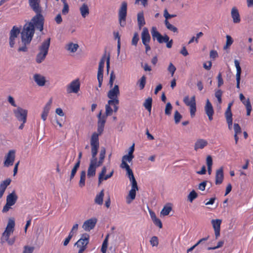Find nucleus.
<instances>
[{
  "label": "nucleus",
  "instance_id": "nucleus-1",
  "mask_svg": "<svg viewBox=\"0 0 253 253\" xmlns=\"http://www.w3.org/2000/svg\"><path fill=\"white\" fill-rule=\"evenodd\" d=\"M42 10L40 12H35L36 15L32 18L31 21L26 23L23 28V37L25 40L33 39L35 34V29L40 32L43 31L44 18L42 14Z\"/></svg>",
  "mask_w": 253,
  "mask_h": 253
},
{
  "label": "nucleus",
  "instance_id": "nucleus-2",
  "mask_svg": "<svg viewBox=\"0 0 253 253\" xmlns=\"http://www.w3.org/2000/svg\"><path fill=\"white\" fill-rule=\"evenodd\" d=\"M50 39L48 38L42 42L41 45L39 46L40 52L37 55L36 58V62L38 63H42L45 58L48 51L50 46Z\"/></svg>",
  "mask_w": 253,
  "mask_h": 253
},
{
  "label": "nucleus",
  "instance_id": "nucleus-3",
  "mask_svg": "<svg viewBox=\"0 0 253 253\" xmlns=\"http://www.w3.org/2000/svg\"><path fill=\"white\" fill-rule=\"evenodd\" d=\"M98 151H97L95 148L91 149V158L90 164L87 171V176L88 177H91L95 176L96 173V169L100 166L97 164L96 155Z\"/></svg>",
  "mask_w": 253,
  "mask_h": 253
},
{
  "label": "nucleus",
  "instance_id": "nucleus-4",
  "mask_svg": "<svg viewBox=\"0 0 253 253\" xmlns=\"http://www.w3.org/2000/svg\"><path fill=\"white\" fill-rule=\"evenodd\" d=\"M105 125L97 124V132H94L92 134L90 138V144L91 149L95 148L98 151L99 148V136L100 135L104 130Z\"/></svg>",
  "mask_w": 253,
  "mask_h": 253
},
{
  "label": "nucleus",
  "instance_id": "nucleus-5",
  "mask_svg": "<svg viewBox=\"0 0 253 253\" xmlns=\"http://www.w3.org/2000/svg\"><path fill=\"white\" fill-rule=\"evenodd\" d=\"M105 125L97 124V132H94L92 134L90 138V144L91 149L95 148L98 151L99 148V136L100 135L104 130Z\"/></svg>",
  "mask_w": 253,
  "mask_h": 253
},
{
  "label": "nucleus",
  "instance_id": "nucleus-6",
  "mask_svg": "<svg viewBox=\"0 0 253 253\" xmlns=\"http://www.w3.org/2000/svg\"><path fill=\"white\" fill-rule=\"evenodd\" d=\"M89 241V235L87 233L82 235L81 238L75 243V245L79 248L78 253H83L86 249Z\"/></svg>",
  "mask_w": 253,
  "mask_h": 253
},
{
  "label": "nucleus",
  "instance_id": "nucleus-7",
  "mask_svg": "<svg viewBox=\"0 0 253 253\" xmlns=\"http://www.w3.org/2000/svg\"><path fill=\"white\" fill-rule=\"evenodd\" d=\"M127 15V3L123 1L119 10V21L121 27H124L126 24Z\"/></svg>",
  "mask_w": 253,
  "mask_h": 253
},
{
  "label": "nucleus",
  "instance_id": "nucleus-8",
  "mask_svg": "<svg viewBox=\"0 0 253 253\" xmlns=\"http://www.w3.org/2000/svg\"><path fill=\"white\" fill-rule=\"evenodd\" d=\"M183 102L186 106L190 107V116L193 118L195 116L196 112L195 96H193L190 99L188 96H186L183 99Z\"/></svg>",
  "mask_w": 253,
  "mask_h": 253
},
{
  "label": "nucleus",
  "instance_id": "nucleus-9",
  "mask_svg": "<svg viewBox=\"0 0 253 253\" xmlns=\"http://www.w3.org/2000/svg\"><path fill=\"white\" fill-rule=\"evenodd\" d=\"M17 199L18 197L14 191L8 195L6 197V203L3 207L2 211L3 212L8 211L10 209L11 206H13L16 203Z\"/></svg>",
  "mask_w": 253,
  "mask_h": 253
},
{
  "label": "nucleus",
  "instance_id": "nucleus-10",
  "mask_svg": "<svg viewBox=\"0 0 253 253\" xmlns=\"http://www.w3.org/2000/svg\"><path fill=\"white\" fill-rule=\"evenodd\" d=\"M118 102L117 100H108V103L105 105V116H111L113 111L117 112L119 109Z\"/></svg>",
  "mask_w": 253,
  "mask_h": 253
},
{
  "label": "nucleus",
  "instance_id": "nucleus-11",
  "mask_svg": "<svg viewBox=\"0 0 253 253\" xmlns=\"http://www.w3.org/2000/svg\"><path fill=\"white\" fill-rule=\"evenodd\" d=\"M13 111L15 117L18 121L26 123L28 114V111L27 110L18 107L16 109H14Z\"/></svg>",
  "mask_w": 253,
  "mask_h": 253
},
{
  "label": "nucleus",
  "instance_id": "nucleus-12",
  "mask_svg": "<svg viewBox=\"0 0 253 253\" xmlns=\"http://www.w3.org/2000/svg\"><path fill=\"white\" fill-rule=\"evenodd\" d=\"M151 34L154 40L157 39L158 42L160 43L168 42L169 41V37L167 35L163 36L157 30L155 27H153L151 30Z\"/></svg>",
  "mask_w": 253,
  "mask_h": 253
},
{
  "label": "nucleus",
  "instance_id": "nucleus-13",
  "mask_svg": "<svg viewBox=\"0 0 253 253\" xmlns=\"http://www.w3.org/2000/svg\"><path fill=\"white\" fill-rule=\"evenodd\" d=\"M134 158L133 153L128 152V154L125 155L122 157V163L120 167L123 169H125L126 171L132 170L129 165L127 164L126 162L130 163Z\"/></svg>",
  "mask_w": 253,
  "mask_h": 253
},
{
  "label": "nucleus",
  "instance_id": "nucleus-14",
  "mask_svg": "<svg viewBox=\"0 0 253 253\" xmlns=\"http://www.w3.org/2000/svg\"><path fill=\"white\" fill-rule=\"evenodd\" d=\"M16 151L15 150H10L5 156L4 165L6 167L13 165L15 158Z\"/></svg>",
  "mask_w": 253,
  "mask_h": 253
},
{
  "label": "nucleus",
  "instance_id": "nucleus-15",
  "mask_svg": "<svg viewBox=\"0 0 253 253\" xmlns=\"http://www.w3.org/2000/svg\"><path fill=\"white\" fill-rule=\"evenodd\" d=\"M120 95V90L118 85L115 84L113 88L110 89L107 94L109 100H117L119 104V96Z\"/></svg>",
  "mask_w": 253,
  "mask_h": 253
},
{
  "label": "nucleus",
  "instance_id": "nucleus-16",
  "mask_svg": "<svg viewBox=\"0 0 253 253\" xmlns=\"http://www.w3.org/2000/svg\"><path fill=\"white\" fill-rule=\"evenodd\" d=\"M80 83L79 79L73 81L67 86V91L68 93H77L80 90Z\"/></svg>",
  "mask_w": 253,
  "mask_h": 253
},
{
  "label": "nucleus",
  "instance_id": "nucleus-17",
  "mask_svg": "<svg viewBox=\"0 0 253 253\" xmlns=\"http://www.w3.org/2000/svg\"><path fill=\"white\" fill-rule=\"evenodd\" d=\"M15 226V221L13 219L8 220L7 226L2 235L5 238H9L11 233H13Z\"/></svg>",
  "mask_w": 253,
  "mask_h": 253
},
{
  "label": "nucleus",
  "instance_id": "nucleus-18",
  "mask_svg": "<svg viewBox=\"0 0 253 253\" xmlns=\"http://www.w3.org/2000/svg\"><path fill=\"white\" fill-rule=\"evenodd\" d=\"M97 222V219L95 218H92L86 220L83 224V228L86 231H90L93 229Z\"/></svg>",
  "mask_w": 253,
  "mask_h": 253
},
{
  "label": "nucleus",
  "instance_id": "nucleus-19",
  "mask_svg": "<svg viewBox=\"0 0 253 253\" xmlns=\"http://www.w3.org/2000/svg\"><path fill=\"white\" fill-rule=\"evenodd\" d=\"M211 222L214 230L215 239H217L220 235V225L222 220L218 219H212Z\"/></svg>",
  "mask_w": 253,
  "mask_h": 253
},
{
  "label": "nucleus",
  "instance_id": "nucleus-20",
  "mask_svg": "<svg viewBox=\"0 0 253 253\" xmlns=\"http://www.w3.org/2000/svg\"><path fill=\"white\" fill-rule=\"evenodd\" d=\"M205 111L206 114L208 117L209 120L210 121H212L213 120L214 110L211 103L210 102L209 99H207L206 100V104L205 106Z\"/></svg>",
  "mask_w": 253,
  "mask_h": 253
},
{
  "label": "nucleus",
  "instance_id": "nucleus-21",
  "mask_svg": "<svg viewBox=\"0 0 253 253\" xmlns=\"http://www.w3.org/2000/svg\"><path fill=\"white\" fill-rule=\"evenodd\" d=\"M29 6L34 12H40L42 10L41 0H28Z\"/></svg>",
  "mask_w": 253,
  "mask_h": 253
},
{
  "label": "nucleus",
  "instance_id": "nucleus-22",
  "mask_svg": "<svg viewBox=\"0 0 253 253\" xmlns=\"http://www.w3.org/2000/svg\"><path fill=\"white\" fill-rule=\"evenodd\" d=\"M235 66L236 68V87L238 89L240 88V80H241V74L242 72L241 68L240 65V63L237 60H235L234 61Z\"/></svg>",
  "mask_w": 253,
  "mask_h": 253
},
{
  "label": "nucleus",
  "instance_id": "nucleus-23",
  "mask_svg": "<svg viewBox=\"0 0 253 253\" xmlns=\"http://www.w3.org/2000/svg\"><path fill=\"white\" fill-rule=\"evenodd\" d=\"M106 168L105 167H103L98 177V181L99 183H101L102 181L106 180L113 176L114 173V170H112V171L108 174L105 175L106 172Z\"/></svg>",
  "mask_w": 253,
  "mask_h": 253
},
{
  "label": "nucleus",
  "instance_id": "nucleus-24",
  "mask_svg": "<svg viewBox=\"0 0 253 253\" xmlns=\"http://www.w3.org/2000/svg\"><path fill=\"white\" fill-rule=\"evenodd\" d=\"M106 58V68H107V71L108 72L109 70V68H110V56L109 54L108 55L107 57H106V54H105L103 56V57H102V58L101 59V60H100V61L99 62V66H98V69L99 70L100 69V70H103Z\"/></svg>",
  "mask_w": 253,
  "mask_h": 253
},
{
  "label": "nucleus",
  "instance_id": "nucleus-25",
  "mask_svg": "<svg viewBox=\"0 0 253 253\" xmlns=\"http://www.w3.org/2000/svg\"><path fill=\"white\" fill-rule=\"evenodd\" d=\"M224 179L223 168L221 167L216 170L215 173V181L216 185L221 184Z\"/></svg>",
  "mask_w": 253,
  "mask_h": 253
},
{
  "label": "nucleus",
  "instance_id": "nucleus-26",
  "mask_svg": "<svg viewBox=\"0 0 253 253\" xmlns=\"http://www.w3.org/2000/svg\"><path fill=\"white\" fill-rule=\"evenodd\" d=\"M33 79L37 85L40 86H43L45 84V78L40 74H34L33 76Z\"/></svg>",
  "mask_w": 253,
  "mask_h": 253
},
{
  "label": "nucleus",
  "instance_id": "nucleus-27",
  "mask_svg": "<svg viewBox=\"0 0 253 253\" xmlns=\"http://www.w3.org/2000/svg\"><path fill=\"white\" fill-rule=\"evenodd\" d=\"M126 174L131 183V189L135 190V191L138 190V186L137 182L135 179L133 175V173L132 170L126 171Z\"/></svg>",
  "mask_w": 253,
  "mask_h": 253
},
{
  "label": "nucleus",
  "instance_id": "nucleus-28",
  "mask_svg": "<svg viewBox=\"0 0 253 253\" xmlns=\"http://www.w3.org/2000/svg\"><path fill=\"white\" fill-rule=\"evenodd\" d=\"M208 144V141L204 139H198L194 144V150L198 151L199 149H203Z\"/></svg>",
  "mask_w": 253,
  "mask_h": 253
},
{
  "label": "nucleus",
  "instance_id": "nucleus-29",
  "mask_svg": "<svg viewBox=\"0 0 253 253\" xmlns=\"http://www.w3.org/2000/svg\"><path fill=\"white\" fill-rule=\"evenodd\" d=\"M23 31H22L21 33V41L23 43V45L21 47H19L18 49V51L19 52H27L28 51V48L27 47V45H28L30 43L32 39L29 40V39H27L26 38L25 40L23 37Z\"/></svg>",
  "mask_w": 253,
  "mask_h": 253
},
{
  "label": "nucleus",
  "instance_id": "nucleus-30",
  "mask_svg": "<svg viewBox=\"0 0 253 253\" xmlns=\"http://www.w3.org/2000/svg\"><path fill=\"white\" fill-rule=\"evenodd\" d=\"M141 40L143 44H145L146 43H149L151 40V37L149 33V31L148 29L146 27H144L143 29L142 33H141Z\"/></svg>",
  "mask_w": 253,
  "mask_h": 253
},
{
  "label": "nucleus",
  "instance_id": "nucleus-31",
  "mask_svg": "<svg viewBox=\"0 0 253 253\" xmlns=\"http://www.w3.org/2000/svg\"><path fill=\"white\" fill-rule=\"evenodd\" d=\"M231 17L234 23H239L241 21V18L238 9L233 7L231 9Z\"/></svg>",
  "mask_w": 253,
  "mask_h": 253
},
{
  "label": "nucleus",
  "instance_id": "nucleus-32",
  "mask_svg": "<svg viewBox=\"0 0 253 253\" xmlns=\"http://www.w3.org/2000/svg\"><path fill=\"white\" fill-rule=\"evenodd\" d=\"M11 179L7 178L2 181L0 184V199L2 198L7 187L10 184Z\"/></svg>",
  "mask_w": 253,
  "mask_h": 253
},
{
  "label": "nucleus",
  "instance_id": "nucleus-33",
  "mask_svg": "<svg viewBox=\"0 0 253 253\" xmlns=\"http://www.w3.org/2000/svg\"><path fill=\"white\" fill-rule=\"evenodd\" d=\"M137 22L139 29H141L145 24V21L143 11H141L138 13Z\"/></svg>",
  "mask_w": 253,
  "mask_h": 253
},
{
  "label": "nucleus",
  "instance_id": "nucleus-34",
  "mask_svg": "<svg viewBox=\"0 0 253 253\" xmlns=\"http://www.w3.org/2000/svg\"><path fill=\"white\" fill-rule=\"evenodd\" d=\"M104 196V190H102L100 192L97 194L95 199L94 202L98 205H102L103 202V197Z\"/></svg>",
  "mask_w": 253,
  "mask_h": 253
},
{
  "label": "nucleus",
  "instance_id": "nucleus-35",
  "mask_svg": "<svg viewBox=\"0 0 253 253\" xmlns=\"http://www.w3.org/2000/svg\"><path fill=\"white\" fill-rule=\"evenodd\" d=\"M80 11L82 17L84 18H85L89 13V8L85 3H84L80 8Z\"/></svg>",
  "mask_w": 253,
  "mask_h": 253
},
{
  "label": "nucleus",
  "instance_id": "nucleus-36",
  "mask_svg": "<svg viewBox=\"0 0 253 253\" xmlns=\"http://www.w3.org/2000/svg\"><path fill=\"white\" fill-rule=\"evenodd\" d=\"M20 33V29L14 26L10 31L9 38L16 39Z\"/></svg>",
  "mask_w": 253,
  "mask_h": 253
},
{
  "label": "nucleus",
  "instance_id": "nucleus-37",
  "mask_svg": "<svg viewBox=\"0 0 253 253\" xmlns=\"http://www.w3.org/2000/svg\"><path fill=\"white\" fill-rule=\"evenodd\" d=\"M78 48V44L73 42H70L66 46V49L71 52H75Z\"/></svg>",
  "mask_w": 253,
  "mask_h": 253
},
{
  "label": "nucleus",
  "instance_id": "nucleus-38",
  "mask_svg": "<svg viewBox=\"0 0 253 253\" xmlns=\"http://www.w3.org/2000/svg\"><path fill=\"white\" fill-rule=\"evenodd\" d=\"M106 154V150L105 148H102L99 153V161H97V164L98 166H101L104 162Z\"/></svg>",
  "mask_w": 253,
  "mask_h": 253
},
{
  "label": "nucleus",
  "instance_id": "nucleus-39",
  "mask_svg": "<svg viewBox=\"0 0 253 253\" xmlns=\"http://www.w3.org/2000/svg\"><path fill=\"white\" fill-rule=\"evenodd\" d=\"M152 99L151 97L147 98L144 102L143 106L145 109L150 113L152 109Z\"/></svg>",
  "mask_w": 253,
  "mask_h": 253
},
{
  "label": "nucleus",
  "instance_id": "nucleus-40",
  "mask_svg": "<svg viewBox=\"0 0 253 253\" xmlns=\"http://www.w3.org/2000/svg\"><path fill=\"white\" fill-rule=\"evenodd\" d=\"M136 191L135 190L130 189L126 197V202L127 204H130L135 198Z\"/></svg>",
  "mask_w": 253,
  "mask_h": 253
},
{
  "label": "nucleus",
  "instance_id": "nucleus-41",
  "mask_svg": "<svg viewBox=\"0 0 253 253\" xmlns=\"http://www.w3.org/2000/svg\"><path fill=\"white\" fill-rule=\"evenodd\" d=\"M86 172L84 170H83L81 172L80 180L79 183L80 187H83L85 185Z\"/></svg>",
  "mask_w": 253,
  "mask_h": 253
},
{
  "label": "nucleus",
  "instance_id": "nucleus-42",
  "mask_svg": "<svg viewBox=\"0 0 253 253\" xmlns=\"http://www.w3.org/2000/svg\"><path fill=\"white\" fill-rule=\"evenodd\" d=\"M106 116L105 115H102V110H101L97 115L98 117V122L97 124H102V125H105L106 121Z\"/></svg>",
  "mask_w": 253,
  "mask_h": 253
},
{
  "label": "nucleus",
  "instance_id": "nucleus-43",
  "mask_svg": "<svg viewBox=\"0 0 253 253\" xmlns=\"http://www.w3.org/2000/svg\"><path fill=\"white\" fill-rule=\"evenodd\" d=\"M172 210V208L170 205H167L164 206L163 209H162L161 213L163 215H167L169 214V212Z\"/></svg>",
  "mask_w": 253,
  "mask_h": 253
},
{
  "label": "nucleus",
  "instance_id": "nucleus-44",
  "mask_svg": "<svg viewBox=\"0 0 253 253\" xmlns=\"http://www.w3.org/2000/svg\"><path fill=\"white\" fill-rule=\"evenodd\" d=\"M80 165V161L77 162L75 164L74 167H73V168L71 170V175H70V180H71L74 177V176L77 171V170L79 168Z\"/></svg>",
  "mask_w": 253,
  "mask_h": 253
},
{
  "label": "nucleus",
  "instance_id": "nucleus-45",
  "mask_svg": "<svg viewBox=\"0 0 253 253\" xmlns=\"http://www.w3.org/2000/svg\"><path fill=\"white\" fill-rule=\"evenodd\" d=\"M165 24L168 29L174 33H177V28L172 24H170L168 20H165Z\"/></svg>",
  "mask_w": 253,
  "mask_h": 253
},
{
  "label": "nucleus",
  "instance_id": "nucleus-46",
  "mask_svg": "<svg viewBox=\"0 0 253 253\" xmlns=\"http://www.w3.org/2000/svg\"><path fill=\"white\" fill-rule=\"evenodd\" d=\"M103 78V70L98 69L97 80L98 81V86L100 87L102 85Z\"/></svg>",
  "mask_w": 253,
  "mask_h": 253
},
{
  "label": "nucleus",
  "instance_id": "nucleus-47",
  "mask_svg": "<svg viewBox=\"0 0 253 253\" xmlns=\"http://www.w3.org/2000/svg\"><path fill=\"white\" fill-rule=\"evenodd\" d=\"M151 217L155 225L157 226L160 228H162V223L160 219L157 218L156 215H154V217H153V214H151Z\"/></svg>",
  "mask_w": 253,
  "mask_h": 253
},
{
  "label": "nucleus",
  "instance_id": "nucleus-48",
  "mask_svg": "<svg viewBox=\"0 0 253 253\" xmlns=\"http://www.w3.org/2000/svg\"><path fill=\"white\" fill-rule=\"evenodd\" d=\"M146 78L145 76H143L138 82L139 87L140 90L143 89L146 84Z\"/></svg>",
  "mask_w": 253,
  "mask_h": 253
},
{
  "label": "nucleus",
  "instance_id": "nucleus-49",
  "mask_svg": "<svg viewBox=\"0 0 253 253\" xmlns=\"http://www.w3.org/2000/svg\"><path fill=\"white\" fill-rule=\"evenodd\" d=\"M52 103V98H50L48 101L47 102L45 106L44 107L43 109L42 112L46 113L48 114L49 112V110L51 108V106Z\"/></svg>",
  "mask_w": 253,
  "mask_h": 253
},
{
  "label": "nucleus",
  "instance_id": "nucleus-50",
  "mask_svg": "<svg viewBox=\"0 0 253 253\" xmlns=\"http://www.w3.org/2000/svg\"><path fill=\"white\" fill-rule=\"evenodd\" d=\"M198 197L197 193L195 190H192L188 196V200L190 202H192L193 201L197 198Z\"/></svg>",
  "mask_w": 253,
  "mask_h": 253
},
{
  "label": "nucleus",
  "instance_id": "nucleus-51",
  "mask_svg": "<svg viewBox=\"0 0 253 253\" xmlns=\"http://www.w3.org/2000/svg\"><path fill=\"white\" fill-rule=\"evenodd\" d=\"M108 246V236H107L104 239L101 247V252L102 253H106Z\"/></svg>",
  "mask_w": 253,
  "mask_h": 253
},
{
  "label": "nucleus",
  "instance_id": "nucleus-52",
  "mask_svg": "<svg viewBox=\"0 0 253 253\" xmlns=\"http://www.w3.org/2000/svg\"><path fill=\"white\" fill-rule=\"evenodd\" d=\"M222 91L220 89H218L216 90L215 92V96L217 99L218 102L219 104H221L222 102Z\"/></svg>",
  "mask_w": 253,
  "mask_h": 253
},
{
  "label": "nucleus",
  "instance_id": "nucleus-53",
  "mask_svg": "<svg viewBox=\"0 0 253 253\" xmlns=\"http://www.w3.org/2000/svg\"><path fill=\"white\" fill-rule=\"evenodd\" d=\"M176 69L173 64L172 63H170L169 65L168 70L170 73L171 77H173Z\"/></svg>",
  "mask_w": 253,
  "mask_h": 253
},
{
  "label": "nucleus",
  "instance_id": "nucleus-54",
  "mask_svg": "<svg viewBox=\"0 0 253 253\" xmlns=\"http://www.w3.org/2000/svg\"><path fill=\"white\" fill-rule=\"evenodd\" d=\"M139 36L137 33L134 34L133 37L131 41V44L133 45L136 46L139 41Z\"/></svg>",
  "mask_w": 253,
  "mask_h": 253
},
{
  "label": "nucleus",
  "instance_id": "nucleus-55",
  "mask_svg": "<svg viewBox=\"0 0 253 253\" xmlns=\"http://www.w3.org/2000/svg\"><path fill=\"white\" fill-rule=\"evenodd\" d=\"M150 242L151 245L153 247H154V246L157 247V246H158V245L159 244V240H158V237H156V236H153L151 238Z\"/></svg>",
  "mask_w": 253,
  "mask_h": 253
},
{
  "label": "nucleus",
  "instance_id": "nucleus-56",
  "mask_svg": "<svg viewBox=\"0 0 253 253\" xmlns=\"http://www.w3.org/2000/svg\"><path fill=\"white\" fill-rule=\"evenodd\" d=\"M172 107L170 102L167 103L165 108V114L167 115H170L172 110Z\"/></svg>",
  "mask_w": 253,
  "mask_h": 253
},
{
  "label": "nucleus",
  "instance_id": "nucleus-57",
  "mask_svg": "<svg viewBox=\"0 0 253 253\" xmlns=\"http://www.w3.org/2000/svg\"><path fill=\"white\" fill-rule=\"evenodd\" d=\"M226 121H233L232 113L231 110H226L225 113Z\"/></svg>",
  "mask_w": 253,
  "mask_h": 253
},
{
  "label": "nucleus",
  "instance_id": "nucleus-58",
  "mask_svg": "<svg viewBox=\"0 0 253 253\" xmlns=\"http://www.w3.org/2000/svg\"><path fill=\"white\" fill-rule=\"evenodd\" d=\"M164 16L165 18V20H168L169 19L173 18L176 16L175 14H170L169 13L167 9H165L164 11Z\"/></svg>",
  "mask_w": 253,
  "mask_h": 253
},
{
  "label": "nucleus",
  "instance_id": "nucleus-59",
  "mask_svg": "<svg viewBox=\"0 0 253 253\" xmlns=\"http://www.w3.org/2000/svg\"><path fill=\"white\" fill-rule=\"evenodd\" d=\"M245 106L246 108L247 109V115L248 116H250L251 113V111H252V105H251L250 101L248 100L246 102V104H245Z\"/></svg>",
  "mask_w": 253,
  "mask_h": 253
},
{
  "label": "nucleus",
  "instance_id": "nucleus-60",
  "mask_svg": "<svg viewBox=\"0 0 253 253\" xmlns=\"http://www.w3.org/2000/svg\"><path fill=\"white\" fill-rule=\"evenodd\" d=\"M233 41L230 36H226V43L224 46V48H227L228 46H230L233 43Z\"/></svg>",
  "mask_w": 253,
  "mask_h": 253
},
{
  "label": "nucleus",
  "instance_id": "nucleus-61",
  "mask_svg": "<svg viewBox=\"0 0 253 253\" xmlns=\"http://www.w3.org/2000/svg\"><path fill=\"white\" fill-rule=\"evenodd\" d=\"M174 121L175 123L176 124H178L179 123L181 119L182 118V116L180 115V114L178 112V111H176L174 113Z\"/></svg>",
  "mask_w": 253,
  "mask_h": 253
},
{
  "label": "nucleus",
  "instance_id": "nucleus-62",
  "mask_svg": "<svg viewBox=\"0 0 253 253\" xmlns=\"http://www.w3.org/2000/svg\"><path fill=\"white\" fill-rule=\"evenodd\" d=\"M234 130L235 132L234 134H239L242 132L241 128L240 125L237 123H235L234 124Z\"/></svg>",
  "mask_w": 253,
  "mask_h": 253
},
{
  "label": "nucleus",
  "instance_id": "nucleus-63",
  "mask_svg": "<svg viewBox=\"0 0 253 253\" xmlns=\"http://www.w3.org/2000/svg\"><path fill=\"white\" fill-rule=\"evenodd\" d=\"M217 86L218 87H220L223 84V80L222 77L221 73L219 72L217 77Z\"/></svg>",
  "mask_w": 253,
  "mask_h": 253
},
{
  "label": "nucleus",
  "instance_id": "nucleus-64",
  "mask_svg": "<svg viewBox=\"0 0 253 253\" xmlns=\"http://www.w3.org/2000/svg\"><path fill=\"white\" fill-rule=\"evenodd\" d=\"M34 248L26 246L24 248L23 253H32L34 251Z\"/></svg>",
  "mask_w": 253,
  "mask_h": 253
}]
</instances>
